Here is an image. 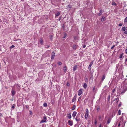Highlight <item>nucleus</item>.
Returning <instances> with one entry per match:
<instances>
[{"mask_svg": "<svg viewBox=\"0 0 127 127\" xmlns=\"http://www.w3.org/2000/svg\"><path fill=\"white\" fill-rule=\"evenodd\" d=\"M43 106L45 107H46L47 106V104L46 103H45L43 104Z\"/></svg>", "mask_w": 127, "mask_h": 127, "instance_id": "nucleus-26", "label": "nucleus"}, {"mask_svg": "<svg viewBox=\"0 0 127 127\" xmlns=\"http://www.w3.org/2000/svg\"><path fill=\"white\" fill-rule=\"evenodd\" d=\"M77 114V112L76 111H74L73 113L72 114V116L74 117L75 116H76V114Z\"/></svg>", "mask_w": 127, "mask_h": 127, "instance_id": "nucleus-11", "label": "nucleus"}, {"mask_svg": "<svg viewBox=\"0 0 127 127\" xmlns=\"http://www.w3.org/2000/svg\"><path fill=\"white\" fill-rule=\"evenodd\" d=\"M76 96H75L73 98L72 100V102H73L74 101L76 100Z\"/></svg>", "mask_w": 127, "mask_h": 127, "instance_id": "nucleus-16", "label": "nucleus"}, {"mask_svg": "<svg viewBox=\"0 0 127 127\" xmlns=\"http://www.w3.org/2000/svg\"><path fill=\"white\" fill-rule=\"evenodd\" d=\"M67 117L69 119H71V116L70 113L67 114Z\"/></svg>", "mask_w": 127, "mask_h": 127, "instance_id": "nucleus-17", "label": "nucleus"}, {"mask_svg": "<svg viewBox=\"0 0 127 127\" xmlns=\"http://www.w3.org/2000/svg\"><path fill=\"white\" fill-rule=\"evenodd\" d=\"M105 78V77L104 76H103L102 78V81H103Z\"/></svg>", "mask_w": 127, "mask_h": 127, "instance_id": "nucleus-36", "label": "nucleus"}, {"mask_svg": "<svg viewBox=\"0 0 127 127\" xmlns=\"http://www.w3.org/2000/svg\"><path fill=\"white\" fill-rule=\"evenodd\" d=\"M124 54V53H122L121 54H120L119 58L120 59H121L122 57Z\"/></svg>", "mask_w": 127, "mask_h": 127, "instance_id": "nucleus-18", "label": "nucleus"}, {"mask_svg": "<svg viewBox=\"0 0 127 127\" xmlns=\"http://www.w3.org/2000/svg\"><path fill=\"white\" fill-rule=\"evenodd\" d=\"M76 107V106L75 105H74L72 108V110H74L75 108Z\"/></svg>", "mask_w": 127, "mask_h": 127, "instance_id": "nucleus-21", "label": "nucleus"}, {"mask_svg": "<svg viewBox=\"0 0 127 127\" xmlns=\"http://www.w3.org/2000/svg\"><path fill=\"white\" fill-rule=\"evenodd\" d=\"M123 120L121 119V121H120V122H119V124L118 125V127H119L120 126V125L122 124V123H123Z\"/></svg>", "mask_w": 127, "mask_h": 127, "instance_id": "nucleus-19", "label": "nucleus"}, {"mask_svg": "<svg viewBox=\"0 0 127 127\" xmlns=\"http://www.w3.org/2000/svg\"><path fill=\"white\" fill-rule=\"evenodd\" d=\"M50 47V46L49 45H46V46L45 47L46 48H49Z\"/></svg>", "mask_w": 127, "mask_h": 127, "instance_id": "nucleus-41", "label": "nucleus"}, {"mask_svg": "<svg viewBox=\"0 0 127 127\" xmlns=\"http://www.w3.org/2000/svg\"><path fill=\"white\" fill-rule=\"evenodd\" d=\"M26 108L27 109H28V107L27 106H26Z\"/></svg>", "mask_w": 127, "mask_h": 127, "instance_id": "nucleus-62", "label": "nucleus"}, {"mask_svg": "<svg viewBox=\"0 0 127 127\" xmlns=\"http://www.w3.org/2000/svg\"><path fill=\"white\" fill-rule=\"evenodd\" d=\"M127 61V58H126L125 60V62H126Z\"/></svg>", "mask_w": 127, "mask_h": 127, "instance_id": "nucleus-57", "label": "nucleus"}, {"mask_svg": "<svg viewBox=\"0 0 127 127\" xmlns=\"http://www.w3.org/2000/svg\"><path fill=\"white\" fill-rule=\"evenodd\" d=\"M74 38L75 40H76L78 39V37L76 36H75L74 37Z\"/></svg>", "mask_w": 127, "mask_h": 127, "instance_id": "nucleus-28", "label": "nucleus"}, {"mask_svg": "<svg viewBox=\"0 0 127 127\" xmlns=\"http://www.w3.org/2000/svg\"><path fill=\"white\" fill-rule=\"evenodd\" d=\"M124 33L125 34H127V30L125 31L124 32Z\"/></svg>", "mask_w": 127, "mask_h": 127, "instance_id": "nucleus-40", "label": "nucleus"}, {"mask_svg": "<svg viewBox=\"0 0 127 127\" xmlns=\"http://www.w3.org/2000/svg\"><path fill=\"white\" fill-rule=\"evenodd\" d=\"M115 91V89H113L112 90V92L113 93Z\"/></svg>", "mask_w": 127, "mask_h": 127, "instance_id": "nucleus-49", "label": "nucleus"}, {"mask_svg": "<svg viewBox=\"0 0 127 127\" xmlns=\"http://www.w3.org/2000/svg\"><path fill=\"white\" fill-rule=\"evenodd\" d=\"M88 110L87 109H86V111L85 114V119H87L88 118Z\"/></svg>", "mask_w": 127, "mask_h": 127, "instance_id": "nucleus-2", "label": "nucleus"}, {"mask_svg": "<svg viewBox=\"0 0 127 127\" xmlns=\"http://www.w3.org/2000/svg\"><path fill=\"white\" fill-rule=\"evenodd\" d=\"M47 119V118L46 116L43 117V119L40 122V123H44L46 122Z\"/></svg>", "mask_w": 127, "mask_h": 127, "instance_id": "nucleus-1", "label": "nucleus"}, {"mask_svg": "<svg viewBox=\"0 0 127 127\" xmlns=\"http://www.w3.org/2000/svg\"><path fill=\"white\" fill-rule=\"evenodd\" d=\"M68 123L71 126H72L73 125V122L71 120H69L68 121Z\"/></svg>", "mask_w": 127, "mask_h": 127, "instance_id": "nucleus-4", "label": "nucleus"}, {"mask_svg": "<svg viewBox=\"0 0 127 127\" xmlns=\"http://www.w3.org/2000/svg\"><path fill=\"white\" fill-rule=\"evenodd\" d=\"M82 93V90L80 89V95H81V94Z\"/></svg>", "mask_w": 127, "mask_h": 127, "instance_id": "nucleus-37", "label": "nucleus"}, {"mask_svg": "<svg viewBox=\"0 0 127 127\" xmlns=\"http://www.w3.org/2000/svg\"><path fill=\"white\" fill-rule=\"evenodd\" d=\"M79 98H78V101H79Z\"/></svg>", "mask_w": 127, "mask_h": 127, "instance_id": "nucleus-64", "label": "nucleus"}, {"mask_svg": "<svg viewBox=\"0 0 127 127\" xmlns=\"http://www.w3.org/2000/svg\"><path fill=\"white\" fill-rule=\"evenodd\" d=\"M61 17H59V20H60L61 19Z\"/></svg>", "mask_w": 127, "mask_h": 127, "instance_id": "nucleus-56", "label": "nucleus"}, {"mask_svg": "<svg viewBox=\"0 0 127 127\" xmlns=\"http://www.w3.org/2000/svg\"><path fill=\"white\" fill-rule=\"evenodd\" d=\"M79 124H78V123L76 124L75 125V127H79Z\"/></svg>", "mask_w": 127, "mask_h": 127, "instance_id": "nucleus-32", "label": "nucleus"}, {"mask_svg": "<svg viewBox=\"0 0 127 127\" xmlns=\"http://www.w3.org/2000/svg\"><path fill=\"white\" fill-rule=\"evenodd\" d=\"M15 106H16V105H15V104H13L11 106V108L14 109V108H15Z\"/></svg>", "mask_w": 127, "mask_h": 127, "instance_id": "nucleus-23", "label": "nucleus"}, {"mask_svg": "<svg viewBox=\"0 0 127 127\" xmlns=\"http://www.w3.org/2000/svg\"><path fill=\"white\" fill-rule=\"evenodd\" d=\"M62 28L64 30L65 29V25L64 24H63L62 26Z\"/></svg>", "mask_w": 127, "mask_h": 127, "instance_id": "nucleus-25", "label": "nucleus"}, {"mask_svg": "<svg viewBox=\"0 0 127 127\" xmlns=\"http://www.w3.org/2000/svg\"><path fill=\"white\" fill-rule=\"evenodd\" d=\"M122 24H121V23H120L119 25V26H122Z\"/></svg>", "mask_w": 127, "mask_h": 127, "instance_id": "nucleus-51", "label": "nucleus"}, {"mask_svg": "<svg viewBox=\"0 0 127 127\" xmlns=\"http://www.w3.org/2000/svg\"><path fill=\"white\" fill-rule=\"evenodd\" d=\"M93 64V62H91L90 63V64L89 66L88 69H89V70H90V71L91 70V66H92Z\"/></svg>", "mask_w": 127, "mask_h": 127, "instance_id": "nucleus-5", "label": "nucleus"}, {"mask_svg": "<svg viewBox=\"0 0 127 127\" xmlns=\"http://www.w3.org/2000/svg\"><path fill=\"white\" fill-rule=\"evenodd\" d=\"M40 43L41 45H43V41L42 38H41L39 40Z\"/></svg>", "mask_w": 127, "mask_h": 127, "instance_id": "nucleus-8", "label": "nucleus"}, {"mask_svg": "<svg viewBox=\"0 0 127 127\" xmlns=\"http://www.w3.org/2000/svg\"><path fill=\"white\" fill-rule=\"evenodd\" d=\"M67 70V68L66 66L64 67V72L65 73Z\"/></svg>", "mask_w": 127, "mask_h": 127, "instance_id": "nucleus-13", "label": "nucleus"}, {"mask_svg": "<svg viewBox=\"0 0 127 127\" xmlns=\"http://www.w3.org/2000/svg\"><path fill=\"white\" fill-rule=\"evenodd\" d=\"M75 119L77 121H79V115H77L76 118Z\"/></svg>", "mask_w": 127, "mask_h": 127, "instance_id": "nucleus-15", "label": "nucleus"}, {"mask_svg": "<svg viewBox=\"0 0 127 127\" xmlns=\"http://www.w3.org/2000/svg\"><path fill=\"white\" fill-rule=\"evenodd\" d=\"M78 95L79 96L80 94H79V90L78 91Z\"/></svg>", "mask_w": 127, "mask_h": 127, "instance_id": "nucleus-50", "label": "nucleus"}, {"mask_svg": "<svg viewBox=\"0 0 127 127\" xmlns=\"http://www.w3.org/2000/svg\"><path fill=\"white\" fill-rule=\"evenodd\" d=\"M100 110V107H98L97 108V111H99Z\"/></svg>", "mask_w": 127, "mask_h": 127, "instance_id": "nucleus-43", "label": "nucleus"}, {"mask_svg": "<svg viewBox=\"0 0 127 127\" xmlns=\"http://www.w3.org/2000/svg\"><path fill=\"white\" fill-rule=\"evenodd\" d=\"M73 48L74 49H76V46L75 45H74Z\"/></svg>", "mask_w": 127, "mask_h": 127, "instance_id": "nucleus-35", "label": "nucleus"}, {"mask_svg": "<svg viewBox=\"0 0 127 127\" xmlns=\"http://www.w3.org/2000/svg\"><path fill=\"white\" fill-rule=\"evenodd\" d=\"M50 38L51 40H52L53 39V36L52 35H50Z\"/></svg>", "mask_w": 127, "mask_h": 127, "instance_id": "nucleus-34", "label": "nucleus"}, {"mask_svg": "<svg viewBox=\"0 0 127 127\" xmlns=\"http://www.w3.org/2000/svg\"><path fill=\"white\" fill-rule=\"evenodd\" d=\"M91 75L92 76L93 75H92V74H91Z\"/></svg>", "mask_w": 127, "mask_h": 127, "instance_id": "nucleus-63", "label": "nucleus"}, {"mask_svg": "<svg viewBox=\"0 0 127 127\" xmlns=\"http://www.w3.org/2000/svg\"><path fill=\"white\" fill-rule=\"evenodd\" d=\"M110 98V95H109L108 96L107 99L108 101H109Z\"/></svg>", "mask_w": 127, "mask_h": 127, "instance_id": "nucleus-27", "label": "nucleus"}, {"mask_svg": "<svg viewBox=\"0 0 127 127\" xmlns=\"http://www.w3.org/2000/svg\"><path fill=\"white\" fill-rule=\"evenodd\" d=\"M85 47H86V45H84L83 46V48H85Z\"/></svg>", "mask_w": 127, "mask_h": 127, "instance_id": "nucleus-53", "label": "nucleus"}, {"mask_svg": "<svg viewBox=\"0 0 127 127\" xmlns=\"http://www.w3.org/2000/svg\"><path fill=\"white\" fill-rule=\"evenodd\" d=\"M121 105V103L120 102V103L119 104L118 106L119 107H120Z\"/></svg>", "mask_w": 127, "mask_h": 127, "instance_id": "nucleus-46", "label": "nucleus"}, {"mask_svg": "<svg viewBox=\"0 0 127 127\" xmlns=\"http://www.w3.org/2000/svg\"><path fill=\"white\" fill-rule=\"evenodd\" d=\"M121 111L120 110H119L118 111V114L119 115H121Z\"/></svg>", "mask_w": 127, "mask_h": 127, "instance_id": "nucleus-31", "label": "nucleus"}, {"mask_svg": "<svg viewBox=\"0 0 127 127\" xmlns=\"http://www.w3.org/2000/svg\"><path fill=\"white\" fill-rule=\"evenodd\" d=\"M2 116V113H0V117Z\"/></svg>", "mask_w": 127, "mask_h": 127, "instance_id": "nucleus-48", "label": "nucleus"}, {"mask_svg": "<svg viewBox=\"0 0 127 127\" xmlns=\"http://www.w3.org/2000/svg\"><path fill=\"white\" fill-rule=\"evenodd\" d=\"M88 79L87 78H86V81H88Z\"/></svg>", "mask_w": 127, "mask_h": 127, "instance_id": "nucleus-58", "label": "nucleus"}, {"mask_svg": "<svg viewBox=\"0 0 127 127\" xmlns=\"http://www.w3.org/2000/svg\"><path fill=\"white\" fill-rule=\"evenodd\" d=\"M110 121H111L110 119H109L107 121V124H109L110 123Z\"/></svg>", "mask_w": 127, "mask_h": 127, "instance_id": "nucleus-30", "label": "nucleus"}, {"mask_svg": "<svg viewBox=\"0 0 127 127\" xmlns=\"http://www.w3.org/2000/svg\"><path fill=\"white\" fill-rule=\"evenodd\" d=\"M62 63L60 61H59L58 62V64L59 65H62Z\"/></svg>", "mask_w": 127, "mask_h": 127, "instance_id": "nucleus-29", "label": "nucleus"}, {"mask_svg": "<svg viewBox=\"0 0 127 127\" xmlns=\"http://www.w3.org/2000/svg\"><path fill=\"white\" fill-rule=\"evenodd\" d=\"M126 30L125 27H123L122 29V31H125Z\"/></svg>", "mask_w": 127, "mask_h": 127, "instance_id": "nucleus-20", "label": "nucleus"}, {"mask_svg": "<svg viewBox=\"0 0 127 127\" xmlns=\"http://www.w3.org/2000/svg\"><path fill=\"white\" fill-rule=\"evenodd\" d=\"M126 90H124L123 91H122L121 92V93L122 94H123L126 91Z\"/></svg>", "mask_w": 127, "mask_h": 127, "instance_id": "nucleus-39", "label": "nucleus"}, {"mask_svg": "<svg viewBox=\"0 0 127 127\" xmlns=\"http://www.w3.org/2000/svg\"><path fill=\"white\" fill-rule=\"evenodd\" d=\"M66 36H67V35L66 34H65L64 35V37L63 38H65Z\"/></svg>", "mask_w": 127, "mask_h": 127, "instance_id": "nucleus-42", "label": "nucleus"}, {"mask_svg": "<svg viewBox=\"0 0 127 127\" xmlns=\"http://www.w3.org/2000/svg\"><path fill=\"white\" fill-rule=\"evenodd\" d=\"M112 5H116V4L115 2H113L112 3Z\"/></svg>", "mask_w": 127, "mask_h": 127, "instance_id": "nucleus-44", "label": "nucleus"}, {"mask_svg": "<svg viewBox=\"0 0 127 127\" xmlns=\"http://www.w3.org/2000/svg\"><path fill=\"white\" fill-rule=\"evenodd\" d=\"M55 55V52L53 51L51 53V60H54V57Z\"/></svg>", "mask_w": 127, "mask_h": 127, "instance_id": "nucleus-3", "label": "nucleus"}, {"mask_svg": "<svg viewBox=\"0 0 127 127\" xmlns=\"http://www.w3.org/2000/svg\"><path fill=\"white\" fill-rule=\"evenodd\" d=\"M16 41H19V42H20L21 41V40L20 39H17L16 40Z\"/></svg>", "mask_w": 127, "mask_h": 127, "instance_id": "nucleus-52", "label": "nucleus"}, {"mask_svg": "<svg viewBox=\"0 0 127 127\" xmlns=\"http://www.w3.org/2000/svg\"><path fill=\"white\" fill-rule=\"evenodd\" d=\"M125 52L126 54H127V49H126L125 50Z\"/></svg>", "mask_w": 127, "mask_h": 127, "instance_id": "nucleus-54", "label": "nucleus"}, {"mask_svg": "<svg viewBox=\"0 0 127 127\" xmlns=\"http://www.w3.org/2000/svg\"><path fill=\"white\" fill-rule=\"evenodd\" d=\"M67 86H70V84L69 83L67 82Z\"/></svg>", "mask_w": 127, "mask_h": 127, "instance_id": "nucleus-38", "label": "nucleus"}, {"mask_svg": "<svg viewBox=\"0 0 127 127\" xmlns=\"http://www.w3.org/2000/svg\"><path fill=\"white\" fill-rule=\"evenodd\" d=\"M96 123H97V122H96V121L95 122V124H96Z\"/></svg>", "mask_w": 127, "mask_h": 127, "instance_id": "nucleus-61", "label": "nucleus"}, {"mask_svg": "<svg viewBox=\"0 0 127 127\" xmlns=\"http://www.w3.org/2000/svg\"><path fill=\"white\" fill-rule=\"evenodd\" d=\"M72 7V6L70 5H68L67 7V9L68 10H69L71 9Z\"/></svg>", "mask_w": 127, "mask_h": 127, "instance_id": "nucleus-6", "label": "nucleus"}, {"mask_svg": "<svg viewBox=\"0 0 127 127\" xmlns=\"http://www.w3.org/2000/svg\"><path fill=\"white\" fill-rule=\"evenodd\" d=\"M16 87L17 88L18 90L19 91L20 89V87L19 85L18 84H17L16 85Z\"/></svg>", "mask_w": 127, "mask_h": 127, "instance_id": "nucleus-14", "label": "nucleus"}, {"mask_svg": "<svg viewBox=\"0 0 127 127\" xmlns=\"http://www.w3.org/2000/svg\"><path fill=\"white\" fill-rule=\"evenodd\" d=\"M15 47V46H14V45H12V46H11L10 47V48L12 49V48L14 47Z\"/></svg>", "mask_w": 127, "mask_h": 127, "instance_id": "nucleus-33", "label": "nucleus"}, {"mask_svg": "<svg viewBox=\"0 0 127 127\" xmlns=\"http://www.w3.org/2000/svg\"><path fill=\"white\" fill-rule=\"evenodd\" d=\"M119 101V99L118 98H115L114 100V101L116 102V104H117L118 102Z\"/></svg>", "mask_w": 127, "mask_h": 127, "instance_id": "nucleus-12", "label": "nucleus"}, {"mask_svg": "<svg viewBox=\"0 0 127 127\" xmlns=\"http://www.w3.org/2000/svg\"><path fill=\"white\" fill-rule=\"evenodd\" d=\"M99 127H101V124H100V125H99Z\"/></svg>", "mask_w": 127, "mask_h": 127, "instance_id": "nucleus-60", "label": "nucleus"}, {"mask_svg": "<svg viewBox=\"0 0 127 127\" xmlns=\"http://www.w3.org/2000/svg\"><path fill=\"white\" fill-rule=\"evenodd\" d=\"M60 12L59 11H57L55 14V17H58L60 15Z\"/></svg>", "mask_w": 127, "mask_h": 127, "instance_id": "nucleus-9", "label": "nucleus"}, {"mask_svg": "<svg viewBox=\"0 0 127 127\" xmlns=\"http://www.w3.org/2000/svg\"><path fill=\"white\" fill-rule=\"evenodd\" d=\"M16 93L13 90H12L11 91V95L13 96H14L15 95Z\"/></svg>", "mask_w": 127, "mask_h": 127, "instance_id": "nucleus-7", "label": "nucleus"}, {"mask_svg": "<svg viewBox=\"0 0 127 127\" xmlns=\"http://www.w3.org/2000/svg\"><path fill=\"white\" fill-rule=\"evenodd\" d=\"M95 87H94V88H93V90H94L95 89Z\"/></svg>", "mask_w": 127, "mask_h": 127, "instance_id": "nucleus-59", "label": "nucleus"}, {"mask_svg": "<svg viewBox=\"0 0 127 127\" xmlns=\"http://www.w3.org/2000/svg\"><path fill=\"white\" fill-rule=\"evenodd\" d=\"M115 47V45H114L111 47V49H112Z\"/></svg>", "mask_w": 127, "mask_h": 127, "instance_id": "nucleus-47", "label": "nucleus"}, {"mask_svg": "<svg viewBox=\"0 0 127 127\" xmlns=\"http://www.w3.org/2000/svg\"><path fill=\"white\" fill-rule=\"evenodd\" d=\"M30 114L31 115H32V111H30Z\"/></svg>", "mask_w": 127, "mask_h": 127, "instance_id": "nucleus-45", "label": "nucleus"}, {"mask_svg": "<svg viewBox=\"0 0 127 127\" xmlns=\"http://www.w3.org/2000/svg\"><path fill=\"white\" fill-rule=\"evenodd\" d=\"M87 85L85 83H84V85H83L84 87V88H86L87 87Z\"/></svg>", "mask_w": 127, "mask_h": 127, "instance_id": "nucleus-22", "label": "nucleus"}, {"mask_svg": "<svg viewBox=\"0 0 127 127\" xmlns=\"http://www.w3.org/2000/svg\"><path fill=\"white\" fill-rule=\"evenodd\" d=\"M1 101L2 103H3L4 102V100H1Z\"/></svg>", "mask_w": 127, "mask_h": 127, "instance_id": "nucleus-55", "label": "nucleus"}, {"mask_svg": "<svg viewBox=\"0 0 127 127\" xmlns=\"http://www.w3.org/2000/svg\"><path fill=\"white\" fill-rule=\"evenodd\" d=\"M77 65H75V66H74L73 67V71H75L76 69H77Z\"/></svg>", "mask_w": 127, "mask_h": 127, "instance_id": "nucleus-10", "label": "nucleus"}, {"mask_svg": "<svg viewBox=\"0 0 127 127\" xmlns=\"http://www.w3.org/2000/svg\"><path fill=\"white\" fill-rule=\"evenodd\" d=\"M105 18L104 17H102V18H101V20L102 21H103L105 20Z\"/></svg>", "mask_w": 127, "mask_h": 127, "instance_id": "nucleus-24", "label": "nucleus"}]
</instances>
